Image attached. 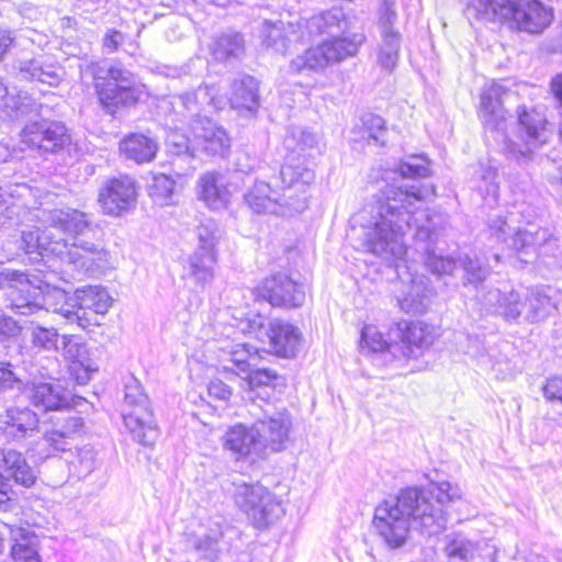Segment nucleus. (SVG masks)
Listing matches in <instances>:
<instances>
[{
  "mask_svg": "<svg viewBox=\"0 0 562 562\" xmlns=\"http://www.w3.org/2000/svg\"><path fill=\"white\" fill-rule=\"evenodd\" d=\"M434 195L431 186L396 187L386 183L360 213L364 221L361 226L366 251L389 262L402 259L407 250L404 236L414 221V237L425 266L438 276L452 274L458 269V258L437 255L432 249L447 224V215L432 210L416 217L422 203Z\"/></svg>",
  "mask_w": 562,
  "mask_h": 562,
  "instance_id": "obj_1",
  "label": "nucleus"
},
{
  "mask_svg": "<svg viewBox=\"0 0 562 562\" xmlns=\"http://www.w3.org/2000/svg\"><path fill=\"white\" fill-rule=\"evenodd\" d=\"M460 498L459 486L446 481L408 486L375 507L372 527L387 548L398 549L406 543L411 528L428 537L445 530L448 518L443 507Z\"/></svg>",
  "mask_w": 562,
  "mask_h": 562,
  "instance_id": "obj_2",
  "label": "nucleus"
},
{
  "mask_svg": "<svg viewBox=\"0 0 562 562\" xmlns=\"http://www.w3.org/2000/svg\"><path fill=\"white\" fill-rule=\"evenodd\" d=\"M45 228L23 231L21 248L41 260L58 258L75 270L93 272L105 256L101 227L92 215L74 207L55 209L47 214Z\"/></svg>",
  "mask_w": 562,
  "mask_h": 562,
  "instance_id": "obj_3",
  "label": "nucleus"
},
{
  "mask_svg": "<svg viewBox=\"0 0 562 562\" xmlns=\"http://www.w3.org/2000/svg\"><path fill=\"white\" fill-rule=\"evenodd\" d=\"M505 94L506 90L498 83L493 82L486 86L481 92L477 115L485 133L495 135V138L502 137L504 155L522 165L531 160L535 149L547 142V120L543 113L536 109L518 106L519 132L516 138L507 136L504 133L506 110L503 105V97Z\"/></svg>",
  "mask_w": 562,
  "mask_h": 562,
  "instance_id": "obj_4",
  "label": "nucleus"
},
{
  "mask_svg": "<svg viewBox=\"0 0 562 562\" xmlns=\"http://www.w3.org/2000/svg\"><path fill=\"white\" fill-rule=\"evenodd\" d=\"M308 41L322 34L333 36L331 40L310 47L290 63L291 71H319L333 63H338L358 53L366 42L362 32L350 33L351 22L341 8H331L303 20Z\"/></svg>",
  "mask_w": 562,
  "mask_h": 562,
  "instance_id": "obj_5",
  "label": "nucleus"
},
{
  "mask_svg": "<svg viewBox=\"0 0 562 562\" xmlns=\"http://www.w3.org/2000/svg\"><path fill=\"white\" fill-rule=\"evenodd\" d=\"M314 178V171L299 158L288 157L272 183L255 182L244 195L245 203L257 214L292 216L307 207V187Z\"/></svg>",
  "mask_w": 562,
  "mask_h": 562,
  "instance_id": "obj_6",
  "label": "nucleus"
},
{
  "mask_svg": "<svg viewBox=\"0 0 562 562\" xmlns=\"http://www.w3.org/2000/svg\"><path fill=\"white\" fill-rule=\"evenodd\" d=\"M180 122L188 124L193 136L195 151L224 157L231 148L226 131L209 115L217 110V100L209 86L173 97L171 102Z\"/></svg>",
  "mask_w": 562,
  "mask_h": 562,
  "instance_id": "obj_7",
  "label": "nucleus"
},
{
  "mask_svg": "<svg viewBox=\"0 0 562 562\" xmlns=\"http://www.w3.org/2000/svg\"><path fill=\"white\" fill-rule=\"evenodd\" d=\"M78 67L81 81L93 83L99 102L106 113L113 115L139 101L142 91L135 83V77L121 64L86 60Z\"/></svg>",
  "mask_w": 562,
  "mask_h": 562,
  "instance_id": "obj_8",
  "label": "nucleus"
},
{
  "mask_svg": "<svg viewBox=\"0 0 562 562\" xmlns=\"http://www.w3.org/2000/svg\"><path fill=\"white\" fill-rule=\"evenodd\" d=\"M124 396L121 415L133 440L143 446H153L158 438V427L150 400L142 383L134 375L124 379Z\"/></svg>",
  "mask_w": 562,
  "mask_h": 562,
  "instance_id": "obj_9",
  "label": "nucleus"
},
{
  "mask_svg": "<svg viewBox=\"0 0 562 562\" xmlns=\"http://www.w3.org/2000/svg\"><path fill=\"white\" fill-rule=\"evenodd\" d=\"M260 403L246 404L248 414L254 418V431L257 436V449L279 452L285 449L292 427V418L285 408H277L266 397Z\"/></svg>",
  "mask_w": 562,
  "mask_h": 562,
  "instance_id": "obj_10",
  "label": "nucleus"
},
{
  "mask_svg": "<svg viewBox=\"0 0 562 562\" xmlns=\"http://www.w3.org/2000/svg\"><path fill=\"white\" fill-rule=\"evenodd\" d=\"M488 229L492 238L516 251L520 261L526 263L537 258L541 248L552 238L549 228L529 226L516 231L502 217L491 220Z\"/></svg>",
  "mask_w": 562,
  "mask_h": 562,
  "instance_id": "obj_11",
  "label": "nucleus"
},
{
  "mask_svg": "<svg viewBox=\"0 0 562 562\" xmlns=\"http://www.w3.org/2000/svg\"><path fill=\"white\" fill-rule=\"evenodd\" d=\"M234 499L238 508L259 529L268 527L283 515L281 501L260 484H237Z\"/></svg>",
  "mask_w": 562,
  "mask_h": 562,
  "instance_id": "obj_12",
  "label": "nucleus"
},
{
  "mask_svg": "<svg viewBox=\"0 0 562 562\" xmlns=\"http://www.w3.org/2000/svg\"><path fill=\"white\" fill-rule=\"evenodd\" d=\"M0 288L11 302V307L22 315L32 314L45 305L41 286L34 285L25 273L4 269L0 272Z\"/></svg>",
  "mask_w": 562,
  "mask_h": 562,
  "instance_id": "obj_13",
  "label": "nucleus"
},
{
  "mask_svg": "<svg viewBox=\"0 0 562 562\" xmlns=\"http://www.w3.org/2000/svg\"><path fill=\"white\" fill-rule=\"evenodd\" d=\"M83 430V419L75 412H61L50 417V427L43 434L47 457L67 453Z\"/></svg>",
  "mask_w": 562,
  "mask_h": 562,
  "instance_id": "obj_14",
  "label": "nucleus"
},
{
  "mask_svg": "<svg viewBox=\"0 0 562 562\" xmlns=\"http://www.w3.org/2000/svg\"><path fill=\"white\" fill-rule=\"evenodd\" d=\"M480 310L486 314L499 315L507 323L524 322L525 300L518 291L502 292L498 289L481 288L476 293Z\"/></svg>",
  "mask_w": 562,
  "mask_h": 562,
  "instance_id": "obj_15",
  "label": "nucleus"
},
{
  "mask_svg": "<svg viewBox=\"0 0 562 562\" xmlns=\"http://www.w3.org/2000/svg\"><path fill=\"white\" fill-rule=\"evenodd\" d=\"M20 136L23 144L44 153H56L70 143L66 126L48 120L27 123Z\"/></svg>",
  "mask_w": 562,
  "mask_h": 562,
  "instance_id": "obj_16",
  "label": "nucleus"
},
{
  "mask_svg": "<svg viewBox=\"0 0 562 562\" xmlns=\"http://www.w3.org/2000/svg\"><path fill=\"white\" fill-rule=\"evenodd\" d=\"M259 292L272 306L293 308L305 301L304 285L282 272L266 278Z\"/></svg>",
  "mask_w": 562,
  "mask_h": 562,
  "instance_id": "obj_17",
  "label": "nucleus"
},
{
  "mask_svg": "<svg viewBox=\"0 0 562 562\" xmlns=\"http://www.w3.org/2000/svg\"><path fill=\"white\" fill-rule=\"evenodd\" d=\"M135 181L130 177L108 180L100 189L98 201L106 215L120 216L136 202Z\"/></svg>",
  "mask_w": 562,
  "mask_h": 562,
  "instance_id": "obj_18",
  "label": "nucleus"
},
{
  "mask_svg": "<svg viewBox=\"0 0 562 562\" xmlns=\"http://www.w3.org/2000/svg\"><path fill=\"white\" fill-rule=\"evenodd\" d=\"M38 415L27 406H10L0 414V434L9 442L20 443L38 432Z\"/></svg>",
  "mask_w": 562,
  "mask_h": 562,
  "instance_id": "obj_19",
  "label": "nucleus"
},
{
  "mask_svg": "<svg viewBox=\"0 0 562 562\" xmlns=\"http://www.w3.org/2000/svg\"><path fill=\"white\" fill-rule=\"evenodd\" d=\"M262 26L265 45L276 53L284 55L292 46L308 42L303 20L296 23L265 20Z\"/></svg>",
  "mask_w": 562,
  "mask_h": 562,
  "instance_id": "obj_20",
  "label": "nucleus"
},
{
  "mask_svg": "<svg viewBox=\"0 0 562 562\" xmlns=\"http://www.w3.org/2000/svg\"><path fill=\"white\" fill-rule=\"evenodd\" d=\"M13 68L21 79L38 81L50 87L58 86L63 77L61 68L57 64L48 61L43 54L16 57Z\"/></svg>",
  "mask_w": 562,
  "mask_h": 562,
  "instance_id": "obj_21",
  "label": "nucleus"
},
{
  "mask_svg": "<svg viewBox=\"0 0 562 562\" xmlns=\"http://www.w3.org/2000/svg\"><path fill=\"white\" fill-rule=\"evenodd\" d=\"M553 20L552 9L539 0H517L510 21L518 30L541 33Z\"/></svg>",
  "mask_w": 562,
  "mask_h": 562,
  "instance_id": "obj_22",
  "label": "nucleus"
},
{
  "mask_svg": "<svg viewBox=\"0 0 562 562\" xmlns=\"http://www.w3.org/2000/svg\"><path fill=\"white\" fill-rule=\"evenodd\" d=\"M262 329L271 352L283 358H291L296 355L302 338L297 327L276 319L270 322L267 328L262 327L260 333H262Z\"/></svg>",
  "mask_w": 562,
  "mask_h": 562,
  "instance_id": "obj_23",
  "label": "nucleus"
},
{
  "mask_svg": "<svg viewBox=\"0 0 562 562\" xmlns=\"http://www.w3.org/2000/svg\"><path fill=\"white\" fill-rule=\"evenodd\" d=\"M75 301L78 306L77 311L61 308L63 315L69 321H80V313L91 311L95 314H104L108 312L112 299L108 291L100 285H88L77 289L75 292Z\"/></svg>",
  "mask_w": 562,
  "mask_h": 562,
  "instance_id": "obj_24",
  "label": "nucleus"
},
{
  "mask_svg": "<svg viewBox=\"0 0 562 562\" xmlns=\"http://www.w3.org/2000/svg\"><path fill=\"white\" fill-rule=\"evenodd\" d=\"M0 469L5 481L13 480L15 484L23 487H32L37 474L31 467L24 454L15 449H7L1 452Z\"/></svg>",
  "mask_w": 562,
  "mask_h": 562,
  "instance_id": "obj_25",
  "label": "nucleus"
},
{
  "mask_svg": "<svg viewBox=\"0 0 562 562\" xmlns=\"http://www.w3.org/2000/svg\"><path fill=\"white\" fill-rule=\"evenodd\" d=\"M61 352L66 359L71 361L69 369L75 373L77 383H88L91 372L95 369L89 363L87 346L82 338L76 335H64L61 337Z\"/></svg>",
  "mask_w": 562,
  "mask_h": 562,
  "instance_id": "obj_26",
  "label": "nucleus"
},
{
  "mask_svg": "<svg viewBox=\"0 0 562 562\" xmlns=\"http://www.w3.org/2000/svg\"><path fill=\"white\" fill-rule=\"evenodd\" d=\"M31 402L44 411H59L68 407L71 402L70 392L56 382H33Z\"/></svg>",
  "mask_w": 562,
  "mask_h": 562,
  "instance_id": "obj_27",
  "label": "nucleus"
},
{
  "mask_svg": "<svg viewBox=\"0 0 562 562\" xmlns=\"http://www.w3.org/2000/svg\"><path fill=\"white\" fill-rule=\"evenodd\" d=\"M517 0H470L467 7L469 18L483 22L502 23L510 21Z\"/></svg>",
  "mask_w": 562,
  "mask_h": 562,
  "instance_id": "obj_28",
  "label": "nucleus"
},
{
  "mask_svg": "<svg viewBox=\"0 0 562 562\" xmlns=\"http://www.w3.org/2000/svg\"><path fill=\"white\" fill-rule=\"evenodd\" d=\"M199 198L213 211L227 207L231 192L223 177L216 172H206L198 181Z\"/></svg>",
  "mask_w": 562,
  "mask_h": 562,
  "instance_id": "obj_29",
  "label": "nucleus"
},
{
  "mask_svg": "<svg viewBox=\"0 0 562 562\" xmlns=\"http://www.w3.org/2000/svg\"><path fill=\"white\" fill-rule=\"evenodd\" d=\"M217 252L194 250L184 267V278L192 279L200 288L211 284L215 276Z\"/></svg>",
  "mask_w": 562,
  "mask_h": 562,
  "instance_id": "obj_30",
  "label": "nucleus"
},
{
  "mask_svg": "<svg viewBox=\"0 0 562 562\" xmlns=\"http://www.w3.org/2000/svg\"><path fill=\"white\" fill-rule=\"evenodd\" d=\"M223 446L237 457H246L250 453L262 454L257 449V436L254 431V425L250 428L241 424L231 427L223 436Z\"/></svg>",
  "mask_w": 562,
  "mask_h": 562,
  "instance_id": "obj_31",
  "label": "nucleus"
},
{
  "mask_svg": "<svg viewBox=\"0 0 562 562\" xmlns=\"http://www.w3.org/2000/svg\"><path fill=\"white\" fill-rule=\"evenodd\" d=\"M121 154L136 164L151 161L158 150L157 142L144 134L132 133L120 142Z\"/></svg>",
  "mask_w": 562,
  "mask_h": 562,
  "instance_id": "obj_32",
  "label": "nucleus"
},
{
  "mask_svg": "<svg viewBox=\"0 0 562 562\" xmlns=\"http://www.w3.org/2000/svg\"><path fill=\"white\" fill-rule=\"evenodd\" d=\"M432 288L424 276L415 277L404 297L398 300L400 307L406 313L424 314L431 301Z\"/></svg>",
  "mask_w": 562,
  "mask_h": 562,
  "instance_id": "obj_33",
  "label": "nucleus"
},
{
  "mask_svg": "<svg viewBox=\"0 0 562 562\" xmlns=\"http://www.w3.org/2000/svg\"><path fill=\"white\" fill-rule=\"evenodd\" d=\"M525 311L524 322L539 323L549 317L557 310L551 296L543 288H532L524 294Z\"/></svg>",
  "mask_w": 562,
  "mask_h": 562,
  "instance_id": "obj_34",
  "label": "nucleus"
},
{
  "mask_svg": "<svg viewBox=\"0 0 562 562\" xmlns=\"http://www.w3.org/2000/svg\"><path fill=\"white\" fill-rule=\"evenodd\" d=\"M231 104L236 109L255 112L260 105L259 82L252 76H244L232 85Z\"/></svg>",
  "mask_w": 562,
  "mask_h": 562,
  "instance_id": "obj_35",
  "label": "nucleus"
},
{
  "mask_svg": "<svg viewBox=\"0 0 562 562\" xmlns=\"http://www.w3.org/2000/svg\"><path fill=\"white\" fill-rule=\"evenodd\" d=\"M0 109L7 117L11 120H20L31 115L37 114L38 105L26 94H12L9 92L8 87L0 78Z\"/></svg>",
  "mask_w": 562,
  "mask_h": 562,
  "instance_id": "obj_36",
  "label": "nucleus"
},
{
  "mask_svg": "<svg viewBox=\"0 0 562 562\" xmlns=\"http://www.w3.org/2000/svg\"><path fill=\"white\" fill-rule=\"evenodd\" d=\"M210 50L220 61L237 59L245 52V41L239 33H223L213 38Z\"/></svg>",
  "mask_w": 562,
  "mask_h": 562,
  "instance_id": "obj_37",
  "label": "nucleus"
},
{
  "mask_svg": "<svg viewBox=\"0 0 562 562\" xmlns=\"http://www.w3.org/2000/svg\"><path fill=\"white\" fill-rule=\"evenodd\" d=\"M403 344V355L408 358H417L425 347L431 345L430 334L420 323L405 324V328H400Z\"/></svg>",
  "mask_w": 562,
  "mask_h": 562,
  "instance_id": "obj_38",
  "label": "nucleus"
},
{
  "mask_svg": "<svg viewBox=\"0 0 562 562\" xmlns=\"http://www.w3.org/2000/svg\"><path fill=\"white\" fill-rule=\"evenodd\" d=\"M11 539L14 543L11 546L12 562H41L36 549V537L22 528L11 529Z\"/></svg>",
  "mask_w": 562,
  "mask_h": 562,
  "instance_id": "obj_39",
  "label": "nucleus"
},
{
  "mask_svg": "<svg viewBox=\"0 0 562 562\" xmlns=\"http://www.w3.org/2000/svg\"><path fill=\"white\" fill-rule=\"evenodd\" d=\"M67 459L70 472L78 479L90 475L99 465L98 451L91 445H83L76 448V452Z\"/></svg>",
  "mask_w": 562,
  "mask_h": 562,
  "instance_id": "obj_40",
  "label": "nucleus"
},
{
  "mask_svg": "<svg viewBox=\"0 0 562 562\" xmlns=\"http://www.w3.org/2000/svg\"><path fill=\"white\" fill-rule=\"evenodd\" d=\"M402 34L400 31L380 33L378 63L382 68L392 70L400 56Z\"/></svg>",
  "mask_w": 562,
  "mask_h": 562,
  "instance_id": "obj_41",
  "label": "nucleus"
},
{
  "mask_svg": "<svg viewBox=\"0 0 562 562\" xmlns=\"http://www.w3.org/2000/svg\"><path fill=\"white\" fill-rule=\"evenodd\" d=\"M448 562H477V547L461 535L448 538L446 544Z\"/></svg>",
  "mask_w": 562,
  "mask_h": 562,
  "instance_id": "obj_42",
  "label": "nucleus"
},
{
  "mask_svg": "<svg viewBox=\"0 0 562 562\" xmlns=\"http://www.w3.org/2000/svg\"><path fill=\"white\" fill-rule=\"evenodd\" d=\"M247 373V378L245 379V383L247 389L245 387L244 392V400L248 403H251L252 401H257L260 403V397H263L259 393L256 392L257 387L261 386H269L272 385L273 382L277 380L278 374L274 370L271 369H252Z\"/></svg>",
  "mask_w": 562,
  "mask_h": 562,
  "instance_id": "obj_43",
  "label": "nucleus"
},
{
  "mask_svg": "<svg viewBox=\"0 0 562 562\" xmlns=\"http://www.w3.org/2000/svg\"><path fill=\"white\" fill-rule=\"evenodd\" d=\"M458 268H462L464 271V285L472 284L475 289H477V292L481 290L479 289V284H481L490 274V267L484 263L477 256H459Z\"/></svg>",
  "mask_w": 562,
  "mask_h": 562,
  "instance_id": "obj_44",
  "label": "nucleus"
},
{
  "mask_svg": "<svg viewBox=\"0 0 562 562\" xmlns=\"http://www.w3.org/2000/svg\"><path fill=\"white\" fill-rule=\"evenodd\" d=\"M256 360L257 348L249 344H238L233 346L229 351L228 361L232 363V367L225 366L224 369L237 374L246 373L256 366Z\"/></svg>",
  "mask_w": 562,
  "mask_h": 562,
  "instance_id": "obj_45",
  "label": "nucleus"
},
{
  "mask_svg": "<svg viewBox=\"0 0 562 562\" xmlns=\"http://www.w3.org/2000/svg\"><path fill=\"white\" fill-rule=\"evenodd\" d=\"M30 340L32 347L43 351H57L59 349V334L54 327H45L38 323L31 322Z\"/></svg>",
  "mask_w": 562,
  "mask_h": 562,
  "instance_id": "obj_46",
  "label": "nucleus"
},
{
  "mask_svg": "<svg viewBox=\"0 0 562 562\" xmlns=\"http://www.w3.org/2000/svg\"><path fill=\"white\" fill-rule=\"evenodd\" d=\"M175 189V180L165 173H159L154 176L149 195L156 204L169 205L173 203Z\"/></svg>",
  "mask_w": 562,
  "mask_h": 562,
  "instance_id": "obj_47",
  "label": "nucleus"
},
{
  "mask_svg": "<svg viewBox=\"0 0 562 562\" xmlns=\"http://www.w3.org/2000/svg\"><path fill=\"white\" fill-rule=\"evenodd\" d=\"M284 144L288 148L292 149L293 154L299 156L308 149L317 146V136L310 131L302 127H293L289 131L284 138Z\"/></svg>",
  "mask_w": 562,
  "mask_h": 562,
  "instance_id": "obj_48",
  "label": "nucleus"
},
{
  "mask_svg": "<svg viewBox=\"0 0 562 562\" xmlns=\"http://www.w3.org/2000/svg\"><path fill=\"white\" fill-rule=\"evenodd\" d=\"M168 150L171 155L181 158H192L195 156V148H193V138L190 140L184 134L179 133L178 130H171L166 138Z\"/></svg>",
  "mask_w": 562,
  "mask_h": 562,
  "instance_id": "obj_49",
  "label": "nucleus"
},
{
  "mask_svg": "<svg viewBox=\"0 0 562 562\" xmlns=\"http://www.w3.org/2000/svg\"><path fill=\"white\" fill-rule=\"evenodd\" d=\"M198 247L195 250L216 252L218 227L215 221L207 218L196 227Z\"/></svg>",
  "mask_w": 562,
  "mask_h": 562,
  "instance_id": "obj_50",
  "label": "nucleus"
},
{
  "mask_svg": "<svg viewBox=\"0 0 562 562\" xmlns=\"http://www.w3.org/2000/svg\"><path fill=\"white\" fill-rule=\"evenodd\" d=\"M394 172L402 178H424L429 173V164L426 158L414 156L407 161H401Z\"/></svg>",
  "mask_w": 562,
  "mask_h": 562,
  "instance_id": "obj_51",
  "label": "nucleus"
},
{
  "mask_svg": "<svg viewBox=\"0 0 562 562\" xmlns=\"http://www.w3.org/2000/svg\"><path fill=\"white\" fill-rule=\"evenodd\" d=\"M397 22V12L394 0H383L378 9L379 33L397 31L394 25Z\"/></svg>",
  "mask_w": 562,
  "mask_h": 562,
  "instance_id": "obj_52",
  "label": "nucleus"
},
{
  "mask_svg": "<svg viewBox=\"0 0 562 562\" xmlns=\"http://www.w3.org/2000/svg\"><path fill=\"white\" fill-rule=\"evenodd\" d=\"M220 531L202 535L194 539L193 548L206 560L214 561L218 554Z\"/></svg>",
  "mask_w": 562,
  "mask_h": 562,
  "instance_id": "obj_53",
  "label": "nucleus"
},
{
  "mask_svg": "<svg viewBox=\"0 0 562 562\" xmlns=\"http://www.w3.org/2000/svg\"><path fill=\"white\" fill-rule=\"evenodd\" d=\"M361 346L373 352L391 350L394 346L387 342L374 326H366L361 331Z\"/></svg>",
  "mask_w": 562,
  "mask_h": 562,
  "instance_id": "obj_54",
  "label": "nucleus"
},
{
  "mask_svg": "<svg viewBox=\"0 0 562 562\" xmlns=\"http://www.w3.org/2000/svg\"><path fill=\"white\" fill-rule=\"evenodd\" d=\"M10 362H0V395L7 391L21 390L23 381L16 375Z\"/></svg>",
  "mask_w": 562,
  "mask_h": 562,
  "instance_id": "obj_55",
  "label": "nucleus"
},
{
  "mask_svg": "<svg viewBox=\"0 0 562 562\" xmlns=\"http://www.w3.org/2000/svg\"><path fill=\"white\" fill-rule=\"evenodd\" d=\"M364 126L369 133L368 139L373 140L375 144L384 145L385 138V122L379 115H369L364 120Z\"/></svg>",
  "mask_w": 562,
  "mask_h": 562,
  "instance_id": "obj_56",
  "label": "nucleus"
},
{
  "mask_svg": "<svg viewBox=\"0 0 562 562\" xmlns=\"http://www.w3.org/2000/svg\"><path fill=\"white\" fill-rule=\"evenodd\" d=\"M484 188L482 186L479 187V190L484 192L487 196H491L492 201L496 202L498 196V184L496 182L497 171L495 168H481L480 175Z\"/></svg>",
  "mask_w": 562,
  "mask_h": 562,
  "instance_id": "obj_57",
  "label": "nucleus"
},
{
  "mask_svg": "<svg viewBox=\"0 0 562 562\" xmlns=\"http://www.w3.org/2000/svg\"><path fill=\"white\" fill-rule=\"evenodd\" d=\"M45 364L42 366H33L30 374L38 375L44 379H48L50 381H59V363L56 358H45Z\"/></svg>",
  "mask_w": 562,
  "mask_h": 562,
  "instance_id": "obj_58",
  "label": "nucleus"
},
{
  "mask_svg": "<svg viewBox=\"0 0 562 562\" xmlns=\"http://www.w3.org/2000/svg\"><path fill=\"white\" fill-rule=\"evenodd\" d=\"M15 506L16 499L14 497V492L9 482H7L4 476L0 473V512H11Z\"/></svg>",
  "mask_w": 562,
  "mask_h": 562,
  "instance_id": "obj_59",
  "label": "nucleus"
},
{
  "mask_svg": "<svg viewBox=\"0 0 562 562\" xmlns=\"http://www.w3.org/2000/svg\"><path fill=\"white\" fill-rule=\"evenodd\" d=\"M126 35L115 29H108L102 38V45L106 53H114L125 42Z\"/></svg>",
  "mask_w": 562,
  "mask_h": 562,
  "instance_id": "obj_60",
  "label": "nucleus"
},
{
  "mask_svg": "<svg viewBox=\"0 0 562 562\" xmlns=\"http://www.w3.org/2000/svg\"><path fill=\"white\" fill-rule=\"evenodd\" d=\"M543 395L548 401L562 403V376H551L543 386Z\"/></svg>",
  "mask_w": 562,
  "mask_h": 562,
  "instance_id": "obj_61",
  "label": "nucleus"
},
{
  "mask_svg": "<svg viewBox=\"0 0 562 562\" xmlns=\"http://www.w3.org/2000/svg\"><path fill=\"white\" fill-rule=\"evenodd\" d=\"M232 393L233 392L231 386L221 380H212L209 384V394L214 398L228 401L232 396Z\"/></svg>",
  "mask_w": 562,
  "mask_h": 562,
  "instance_id": "obj_62",
  "label": "nucleus"
},
{
  "mask_svg": "<svg viewBox=\"0 0 562 562\" xmlns=\"http://www.w3.org/2000/svg\"><path fill=\"white\" fill-rule=\"evenodd\" d=\"M21 333V326L11 317L0 319V334L7 337H16Z\"/></svg>",
  "mask_w": 562,
  "mask_h": 562,
  "instance_id": "obj_63",
  "label": "nucleus"
},
{
  "mask_svg": "<svg viewBox=\"0 0 562 562\" xmlns=\"http://www.w3.org/2000/svg\"><path fill=\"white\" fill-rule=\"evenodd\" d=\"M14 40L13 31L0 26V61L13 45Z\"/></svg>",
  "mask_w": 562,
  "mask_h": 562,
  "instance_id": "obj_64",
  "label": "nucleus"
}]
</instances>
